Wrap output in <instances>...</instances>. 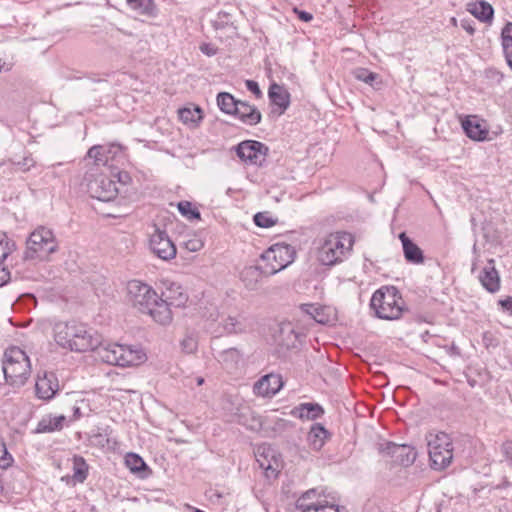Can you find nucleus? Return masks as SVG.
I'll list each match as a JSON object with an SVG mask.
<instances>
[{"instance_id": "nucleus-1", "label": "nucleus", "mask_w": 512, "mask_h": 512, "mask_svg": "<svg viewBox=\"0 0 512 512\" xmlns=\"http://www.w3.org/2000/svg\"><path fill=\"white\" fill-rule=\"evenodd\" d=\"M127 294L131 305L140 313L151 316L156 323L166 326L172 322V311L159 302V295L150 285L131 280L127 284Z\"/></svg>"}, {"instance_id": "nucleus-2", "label": "nucleus", "mask_w": 512, "mask_h": 512, "mask_svg": "<svg viewBox=\"0 0 512 512\" xmlns=\"http://www.w3.org/2000/svg\"><path fill=\"white\" fill-rule=\"evenodd\" d=\"M53 338L59 347L75 352L94 350L100 343L97 334L76 321L56 322L53 325Z\"/></svg>"}, {"instance_id": "nucleus-3", "label": "nucleus", "mask_w": 512, "mask_h": 512, "mask_svg": "<svg viewBox=\"0 0 512 512\" xmlns=\"http://www.w3.org/2000/svg\"><path fill=\"white\" fill-rule=\"evenodd\" d=\"M370 308L377 318L393 321L401 318L405 303L396 287L382 286L373 293Z\"/></svg>"}, {"instance_id": "nucleus-4", "label": "nucleus", "mask_w": 512, "mask_h": 512, "mask_svg": "<svg viewBox=\"0 0 512 512\" xmlns=\"http://www.w3.org/2000/svg\"><path fill=\"white\" fill-rule=\"evenodd\" d=\"M354 237L348 232L329 234L318 250V260L322 265L333 266L344 261L351 253Z\"/></svg>"}, {"instance_id": "nucleus-5", "label": "nucleus", "mask_w": 512, "mask_h": 512, "mask_svg": "<svg viewBox=\"0 0 512 512\" xmlns=\"http://www.w3.org/2000/svg\"><path fill=\"white\" fill-rule=\"evenodd\" d=\"M98 357L105 363L120 367L138 365L146 360V354L139 347L111 343L94 349Z\"/></svg>"}, {"instance_id": "nucleus-6", "label": "nucleus", "mask_w": 512, "mask_h": 512, "mask_svg": "<svg viewBox=\"0 0 512 512\" xmlns=\"http://www.w3.org/2000/svg\"><path fill=\"white\" fill-rule=\"evenodd\" d=\"M57 250L58 241L53 231L45 226H39L27 238L23 258L44 261Z\"/></svg>"}, {"instance_id": "nucleus-7", "label": "nucleus", "mask_w": 512, "mask_h": 512, "mask_svg": "<svg viewBox=\"0 0 512 512\" xmlns=\"http://www.w3.org/2000/svg\"><path fill=\"white\" fill-rule=\"evenodd\" d=\"M4 357L3 373L6 381L11 385H24L31 371L27 354L19 347H11L5 351Z\"/></svg>"}, {"instance_id": "nucleus-8", "label": "nucleus", "mask_w": 512, "mask_h": 512, "mask_svg": "<svg viewBox=\"0 0 512 512\" xmlns=\"http://www.w3.org/2000/svg\"><path fill=\"white\" fill-rule=\"evenodd\" d=\"M431 467L444 470L453 460V442L445 432H430L426 435Z\"/></svg>"}, {"instance_id": "nucleus-9", "label": "nucleus", "mask_w": 512, "mask_h": 512, "mask_svg": "<svg viewBox=\"0 0 512 512\" xmlns=\"http://www.w3.org/2000/svg\"><path fill=\"white\" fill-rule=\"evenodd\" d=\"M294 257L295 250L291 245L284 243L272 245L261 255V259L265 262L263 267L266 277L285 269L294 261Z\"/></svg>"}, {"instance_id": "nucleus-10", "label": "nucleus", "mask_w": 512, "mask_h": 512, "mask_svg": "<svg viewBox=\"0 0 512 512\" xmlns=\"http://www.w3.org/2000/svg\"><path fill=\"white\" fill-rule=\"evenodd\" d=\"M119 191L117 183L105 173L97 174L92 179H88L87 192L92 198L99 201H112L117 197Z\"/></svg>"}, {"instance_id": "nucleus-11", "label": "nucleus", "mask_w": 512, "mask_h": 512, "mask_svg": "<svg viewBox=\"0 0 512 512\" xmlns=\"http://www.w3.org/2000/svg\"><path fill=\"white\" fill-rule=\"evenodd\" d=\"M299 512H340L339 506L330 504L317 489L304 492L295 503Z\"/></svg>"}, {"instance_id": "nucleus-12", "label": "nucleus", "mask_w": 512, "mask_h": 512, "mask_svg": "<svg viewBox=\"0 0 512 512\" xmlns=\"http://www.w3.org/2000/svg\"><path fill=\"white\" fill-rule=\"evenodd\" d=\"M87 157L94 159L96 166L111 169L114 162L119 163L124 158L123 147L117 143L94 145L88 150Z\"/></svg>"}, {"instance_id": "nucleus-13", "label": "nucleus", "mask_w": 512, "mask_h": 512, "mask_svg": "<svg viewBox=\"0 0 512 512\" xmlns=\"http://www.w3.org/2000/svg\"><path fill=\"white\" fill-rule=\"evenodd\" d=\"M378 449L383 456L391 457L395 463L405 467L412 465L417 456L415 448L407 444L384 442Z\"/></svg>"}, {"instance_id": "nucleus-14", "label": "nucleus", "mask_w": 512, "mask_h": 512, "mask_svg": "<svg viewBox=\"0 0 512 512\" xmlns=\"http://www.w3.org/2000/svg\"><path fill=\"white\" fill-rule=\"evenodd\" d=\"M149 246L151 251L162 260L168 261L176 257V246L166 231L156 229L150 236Z\"/></svg>"}, {"instance_id": "nucleus-15", "label": "nucleus", "mask_w": 512, "mask_h": 512, "mask_svg": "<svg viewBox=\"0 0 512 512\" xmlns=\"http://www.w3.org/2000/svg\"><path fill=\"white\" fill-rule=\"evenodd\" d=\"M268 148L261 142L247 140L241 142L237 148V156L244 162L261 166L265 161Z\"/></svg>"}, {"instance_id": "nucleus-16", "label": "nucleus", "mask_w": 512, "mask_h": 512, "mask_svg": "<svg viewBox=\"0 0 512 512\" xmlns=\"http://www.w3.org/2000/svg\"><path fill=\"white\" fill-rule=\"evenodd\" d=\"M268 97L270 101V115L273 117L281 116L290 105V94L287 89L277 83L269 87Z\"/></svg>"}, {"instance_id": "nucleus-17", "label": "nucleus", "mask_w": 512, "mask_h": 512, "mask_svg": "<svg viewBox=\"0 0 512 512\" xmlns=\"http://www.w3.org/2000/svg\"><path fill=\"white\" fill-rule=\"evenodd\" d=\"M59 391V381L54 372L45 371L42 376H38L35 383L36 396L45 401H49Z\"/></svg>"}, {"instance_id": "nucleus-18", "label": "nucleus", "mask_w": 512, "mask_h": 512, "mask_svg": "<svg viewBox=\"0 0 512 512\" xmlns=\"http://www.w3.org/2000/svg\"><path fill=\"white\" fill-rule=\"evenodd\" d=\"M187 301V293L180 284L175 282L167 283L165 290L162 292V296H159V302L165 304L170 310L171 307L179 308L185 306Z\"/></svg>"}, {"instance_id": "nucleus-19", "label": "nucleus", "mask_w": 512, "mask_h": 512, "mask_svg": "<svg viewBox=\"0 0 512 512\" xmlns=\"http://www.w3.org/2000/svg\"><path fill=\"white\" fill-rule=\"evenodd\" d=\"M479 281L482 286L490 293H495L500 289V276L495 268V261L489 259L487 265L479 275Z\"/></svg>"}, {"instance_id": "nucleus-20", "label": "nucleus", "mask_w": 512, "mask_h": 512, "mask_svg": "<svg viewBox=\"0 0 512 512\" xmlns=\"http://www.w3.org/2000/svg\"><path fill=\"white\" fill-rule=\"evenodd\" d=\"M281 377L275 374H268L260 378L254 384V392L257 395L267 397L275 395L281 388Z\"/></svg>"}, {"instance_id": "nucleus-21", "label": "nucleus", "mask_w": 512, "mask_h": 512, "mask_svg": "<svg viewBox=\"0 0 512 512\" xmlns=\"http://www.w3.org/2000/svg\"><path fill=\"white\" fill-rule=\"evenodd\" d=\"M402 243L404 258L411 264H422L424 262L423 251L414 243L405 232L399 234Z\"/></svg>"}, {"instance_id": "nucleus-22", "label": "nucleus", "mask_w": 512, "mask_h": 512, "mask_svg": "<svg viewBox=\"0 0 512 512\" xmlns=\"http://www.w3.org/2000/svg\"><path fill=\"white\" fill-rule=\"evenodd\" d=\"M233 116L250 126L258 124L261 120V113L255 106L240 100Z\"/></svg>"}, {"instance_id": "nucleus-23", "label": "nucleus", "mask_w": 512, "mask_h": 512, "mask_svg": "<svg viewBox=\"0 0 512 512\" xmlns=\"http://www.w3.org/2000/svg\"><path fill=\"white\" fill-rule=\"evenodd\" d=\"M290 414L301 420H316L324 414V409L318 403H300L291 410Z\"/></svg>"}, {"instance_id": "nucleus-24", "label": "nucleus", "mask_w": 512, "mask_h": 512, "mask_svg": "<svg viewBox=\"0 0 512 512\" xmlns=\"http://www.w3.org/2000/svg\"><path fill=\"white\" fill-rule=\"evenodd\" d=\"M264 276H266V272L263 266L245 267L240 275L242 282L248 290H256Z\"/></svg>"}, {"instance_id": "nucleus-25", "label": "nucleus", "mask_w": 512, "mask_h": 512, "mask_svg": "<svg viewBox=\"0 0 512 512\" xmlns=\"http://www.w3.org/2000/svg\"><path fill=\"white\" fill-rule=\"evenodd\" d=\"M66 418L64 415L53 416L51 414L43 416L38 422L34 433H52L55 431H60L64 427V422Z\"/></svg>"}, {"instance_id": "nucleus-26", "label": "nucleus", "mask_w": 512, "mask_h": 512, "mask_svg": "<svg viewBox=\"0 0 512 512\" xmlns=\"http://www.w3.org/2000/svg\"><path fill=\"white\" fill-rule=\"evenodd\" d=\"M467 10L482 22H490L493 19L494 9L486 1L482 0L475 3H469Z\"/></svg>"}, {"instance_id": "nucleus-27", "label": "nucleus", "mask_w": 512, "mask_h": 512, "mask_svg": "<svg viewBox=\"0 0 512 512\" xmlns=\"http://www.w3.org/2000/svg\"><path fill=\"white\" fill-rule=\"evenodd\" d=\"M178 117L184 125H197L203 118V112L199 106L190 104L178 110Z\"/></svg>"}, {"instance_id": "nucleus-28", "label": "nucleus", "mask_w": 512, "mask_h": 512, "mask_svg": "<svg viewBox=\"0 0 512 512\" xmlns=\"http://www.w3.org/2000/svg\"><path fill=\"white\" fill-rule=\"evenodd\" d=\"M126 467L134 474L144 478L148 475L149 468L145 461L136 453H127L125 456Z\"/></svg>"}, {"instance_id": "nucleus-29", "label": "nucleus", "mask_w": 512, "mask_h": 512, "mask_svg": "<svg viewBox=\"0 0 512 512\" xmlns=\"http://www.w3.org/2000/svg\"><path fill=\"white\" fill-rule=\"evenodd\" d=\"M328 431L319 423L312 425L308 433V442L314 450H320L327 439Z\"/></svg>"}, {"instance_id": "nucleus-30", "label": "nucleus", "mask_w": 512, "mask_h": 512, "mask_svg": "<svg viewBox=\"0 0 512 512\" xmlns=\"http://www.w3.org/2000/svg\"><path fill=\"white\" fill-rule=\"evenodd\" d=\"M73 463V479L78 483H83L88 477L89 466L82 456L74 455Z\"/></svg>"}, {"instance_id": "nucleus-31", "label": "nucleus", "mask_w": 512, "mask_h": 512, "mask_svg": "<svg viewBox=\"0 0 512 512\" xmlns=\"http://www.w3.org/2000/svg\"><path fill=\"white\" fill-rule=\"evenodd\" d=\"M216 100L220 110L229 115H233L239 103V100H236L234 96L228 92L218 93Z\"/></svg>"}, {"instance_id": "nucleus-32", "label": "nucleus", "mask_w": 512, "mask_h": 512, "mask_svg": "<svg viewBox=\"0 0 512 512\" xmlns=\"http://www.w3.org/2000/svg\"><path fill=\"white\" fill-rule=\"evenodd\" d=\"M6 238V235H3L0 238V287L5 285L10 280L9 270L2 266L3 261L10 254V248L8 247V242L6 241Z\"/></svg>"}, {"instance_id": "nucleus-33", "label": "nucleus", "mask_w": 512, "mask_h": 512, "mask_svg": "<svg viewBox=\"0 0 512 512\" xmlns=\"http://www.w3.org/2000/svg\"><path fill=\"white\" fill-rule=\"evenodd\" d=\"M301 309L304 313L311 316L317 323L326 324L329 319L328 316L324 313V308L317 304H303Z\"/></svg>"}, {"instance_id": "nucleus-34", "label": "nucleus", "mask_w": 512, "mask_h": 512, "mask_svg": "<svg viewBox=\"0 0 512 512\" xmlns=\"http://www.w3.org/2000/svg\"><path fill=\"white\" fill-rule=\"evenodd\" d=\"M220 361L226 365L227 368L233 369L242 359V354L236 348H229L220 353Z\"/></svg>"}, {"instance_id": "nucleus-35", "label": "nucleus", "mask_w": 512, "mask_h": 512, "mask_svg": "<svg viewBox=\"0 0 512 512\" xmlns=\"http://www.w3.org/2000/svg\"><path fill=\"white\" fill-rule=\"evenodd\" d=\"M463 132L468 138L478 142L491 141L499 135L497 130H463Z\"/></svg>"}, {"instance_id": "nucleus-36", "label": "nucleus", "mask_w": 512, "mask_h": 512, "mask_svg": "<svg viewBox=\"0 0 512 512\" xmlns=\"http://www.w3.org/2000/svg\"><path fill=\"white\" fill-rule=\"evenodd\" d=\"M281 464L280 460L277 457L275 451L273 452V456L270 457L269 462L261 463V469L265 471V474L268 478L276 477L280 471Z\"/></svg>"}, {"instance_id": "nucleus-37", "label": "nucleus", "mask_w": 512, "mask_h": 512, "mask_svg": "<svg viewBox=\"0 0 512 512\" xmlns=\"http://www.w3.org/2000/svg\"><path fill=\"white\" fill-rule=\"evenodd\" d=\"M130 8L142 15H151L154 10L153 0H135L131 3Z\"/></svg>"}, {"instance_id": "nucleus-38", "label": "nucleus", "mask_w": 512, "mask_h": 512, "mask_svg": "<svg viewBox=\"0 0 512 512\" xmlns=\"http://www.w3.org/2000/svg\"><path fill=\"white\" fill-rule=\"evenodd\" d=\"M179 212L189 220L200 219V212L189 201H180L177 205Z\"/></svg>"}, {"instance_id": "nucleus-39", "label": "nucleus", "mask_w": 512, "mask_h": 512, "mask_svg": "<svg viewBox=\"0 0 512 512\" xmlns=\"http://www.w3.org/2000/svg\"><path fill=\"white\" fill-rule=\"evenodd\" d=\"M180 345L183 352L187 354L194 353L198 348V340L196 335L192 332L187 333L182 339Z\"/></svg>"}, {"instance_id": "nucleus-40", "label": "nucleus", "mask_w": 512, "mask_h": 512, "mask_svg": "<svg viewBox=\"0 0 512 512\" xmlns=\"http://www.w3.org/2000/svg\"><path fill=\"white\" fill-rule=\"evenodd\" d=\"M354 76L357 80L365 82L371 86H374V83L379 78V75L375 72H371L365 68H358L354 72Z\"/></svg>"}, {"instance_id": "nucleus-41", "label": "nucleus", "mask_w": 512, "mask_h": 512, "mask_svg": "<svg viewBox=\"0 0 512 512\" xmlns=\"http://www.w3.org/2000/svg\"><path fill=\"white\" fill-rule=\"evenodd\" d=\"M277 220L274 219L269 212H258L254 215V223L261 228H270L276 224Z\"/></svg>"}, {"instance_id": "nucleus-42", "label": "nucleus", "mask_w": 512, "mask_h": 512, "mask_svg": "<svg viewBox=\"0 0 512 512\" xmlns=\"http://www.w3.org/2000/svg\"><path fill=\"white\" fill-rule=\"evenodd\" d=\"M502 47L504 53L512 51V22H508L502 29Z\"/></svg>"}, {"instance_id": "nucleus-43", "label": "nucleus", "mask_w": 512, "mask_h": 512, "mask_svg": "<svg viewBox=\"0 0 512 512\" xmlns=\"http://www.w3.org/2000/svg\"><path fill=\"white\" fill-rule=\"evenodd\" d=\"M223 328L227 333H230V334L231 333H241L245 329L243 324L236 317H232V316H229L225 319Z\"/></svg>"}, {"instance_id": "nucleus-44", "label": "nucleus", "mask_w": 512, "mask_h": 512, "mask_svg": "<svg viewBox=\"0 0 512 512\" xmlns=\"http://www.w3.org/2000/svg\"><path fill=\"white\" fill-rule=\"evenodd\" d=\"M274 450L270 446H260L256 451V461L261 468V463H267L270 460V457L273 456Z\"/></svg>"}, {"instance_id": "nucleus-45", "label": "nucleus", "mask_w": 512, "mask_h": 512, "mask_svg": "<svg viewBox=\"0 0 512 512\" xmlns=\"http://www.w3.org/2000/svg\"><path fill=\"white\" fill-rule=\"evenodd\" d=\"M231 23V15L228 12L221 11L217 14L216 19L213 21L215 29H223Z\"/></svg>"}, {"instance_id": "nucleus-46", "label": "nucleus", "mask_w": 512, "mask_h": 512, "mask_svg": "<svg viewBox=\"0 0 512 512\" xmlns=\"http://www.w3.org/2000/svg\"><path fill=\"white\" fill-rule=\"evenodd\" d=\"M183 245L188 251L197 252L203 248L204 242L198 236L194 235L184 241Z\"/></svg>"}, {"instance_id": "nucleus-47", "label": "nucleus", "mask_w": 512, "mask_h": 512, "mask_svg": "<svg viewBox=\"0 0 512 512\" xmlns=\"http://www.w3.org/2000/svg\"><path fill=\"white\" fill-rule=\"evenodd\" d=\"M13 458L8 453L5 443L0 439V468L6 469L11 465Z\"/></svg>"}, {"instance_id": "nucleus-48", "label": "nucleus", "mask_w": 512, "mask_h": 512, "mask_svg": "<svg viewBox=\"0 0 512 512\" xmlns=\"http://www.w3.org/2000/svg\"><path fill=\"white\" fill-rule=\"evenodd\" d=\"M11 164L16 166L18 170L22 172L29 171L32 167L35 166L34 159L29 155L25 156L21 161H11Z\"/></svg>"}, {"instance_id": "nucleus-49", "label": "nucleus", "mask_w": 512, "mask_h": 512, "mask_svg": "<svg viewBox=\"0 0 512 512\" xmlns=\"http://www.w3.org/2000/svg\"><path fill=\"white\" fill-rule=\"evenodd\" d=\"M501 452L509 466L512 468V439H508L502 443Z\"/></svg>"}, {"instance_id": "nucleus-50", "label": "nucleus", "mask_w": 512, "mask_h": 512, "mask_svg": "<svg viewBox=\"0 0 512 512\" xmlns=\"http://www.w3.org/2000/svg\"><path fill=\"white\" fill-rule=\"evenodd\" d=\"M485 77L491 82V84H500L504 76L498 70L490 68L485 71Z\"/></svg>"}, {"instance_id": "nucleus-51", "label": "nucleus", "mask_w": 512, "mask_h": 512, "mask_svg": "<svg viewBox=\"0 0 512 512\" xmlns=\"http://www.w3.org/2000/svg\"><path fill=\"white\" fill-rule=\"evenodd\" d=\"M476 119L477 116L461 117V128H481V124Z\"/></svg>"}, {"instance_id": "nucleus-52", "label": "nucleus", "mask_w": 512, "mask_h": 512, "mask_svg": "<svg viewBox=\"0 0 512 512\" xmlns=\"http://www.w3.org/2000/svg\"><path fill=\"white\" fill-rule=\"evenodd\" d=\"M246 88L255 95L256 98H261L263 93L258 85V83L254 80H246L245 81Z\"/></svg>"}, {"instance_id": "nucleus-53", "label": "nucleus", "mask_w": 512, "mask_h": 512, "mask_svg": "<svg viewBox=\"0 0 512 512\" xmlns=\"http://www.w3.org/2000/svg\"><path fill=\"white\" fill-rule=\"evenodd\" d=\"M498 304L503 308V310L508 311L512 315V296L500 299Z\"/></svg>"}, {"instance_id": "nucleus-54", "label": "nucleus", "mask_w": 512, "mask_h": 512, "mask_svg": "<svg viewBox=\"0 0 512 512\" xmlns=\"http://www.w3.org/2000/svg\"><path fill=\"white\" fill-rule=\"evenodd\" d=\"M294 12L304 22H310L313 19V15L309 12L299 10L298 8H294Z\"/></svg>"}, {"instance_id": "nucleus-55", "label": "nucleus", "mask_w": 512, "mask_h": 512, "mask_svg": "<svg viewBox=\"0 0 512 512\" xmlns=\"http://www.w3.org/2000/svg\"><path fill=\"white\" fill-rule=\"evenodd\" d=\"M460 25L470 35L474 34L475 28L473 26V21L472 20H470V19H462Z\"/></svg>"}, {"instance_id": "nucleus-56", "label": "nucleus", "mask_w": 512, "mask_h": 512, "mask_svg": "<svg viewBox=\"0 0 512 512\" xmlns=\"http://www.w3.org/2000/svg\"><path fill=\"white\" fill-rule=\"evenodd\" d=\"M115 176H117V182L120 185H126L131 181V177L129 176V174L124 171L117 172Z\"/></svg>"}, {"instance_id": "nucleus-57", "label": "nucleus", "mask_w": 512, "mask_h": 512, "mask_svg": "<svg viewBox=\"0 0 512 512\" xmlns=\"http://www.w3.org/2000/svg\"><path fill=\"white\" fill-rule=\"evenodd\" d=\"M13 66V62H7L0 57V72L9 71Z\"/></svg>"}, {"instance_id": "nucleus-58", "label": "nucleus", "mask_w": 512, "mask_h": 512, "mask_svg": "<svg viewBox=\"0 0 512 512\" xmlns=\"http://www.w3.org/2000/svg\"><path fill=\"white\" fill-rule=\"evenodd\" d=\"M201 51H202L203 53H205L206 55H208V56H211V55H214V54H215V50H214V49H212V48H210L208 45H203V46L201 47Z\"/></svg>"}, {"instance_id": "nucleus-59", "label": "nucleus", "mask_w": 512, "mask_h": 512, "mask_svg": "<svg viewBox=\"0 0 512 512\" xmlns=\"http://www.w3.org/2000/svg\"><path fill=\"white\" fill-rule=\"evenodd\" d=\"M505 55V59L507 61V64L508 66L511 68L512 70V51L511 52H507V53H504Z\"/></svg>"}, {"instance_id": "nucleus-60", "label": "nucleus", "mask_w": 512, "mask_h": 512, "mask_svg": "<svg viewBox=\"0 0 512 512\" xmlns=\"http://www.w3.org/2000/svg\"><path fill=\"white\" fill-rule=\"evenodd\" d=\"M81 410L79 407H74L73 408V416L75 419H79L81 417Z\"/></svg>"}, {"instance_id": "nucleus-61", "label": "nucleus", "mask_w": 512, "mask_h": 512, "mask_svg": "<svg viewBox=\"0 0 512 512\" xmlns=\"http://www.w3.org/2000/svg\"><path fill=\"white\" fill-rule=\"evenodd\" d=\"M196 381H197V385H199V386H200V385H202V384L204 383V378H202V377H198V378L196 379Z\"/></svg>"}, {"instance_id": "nucleus-62", "label": "nucleus", "mask_w": 512, "mask_h": 512, "mask_svg": "<svg viewBox=\"0 0 512 512\" xmlns=\"http://www.w3.org/2000/svg\"><path fill=\"white\" fill-rule=\"evenodd\" d=\"M451 23H452V25L457 26V19L455 17H452Z\"/></svg>"}, {"instance_id": "nucleus-63", "label": "nucleus", "mask_w": 512, "mask_h": 512, "mask_svg": "<svg viewBox=\"0 0 512 512\" xmlns=\"http://www.w3.org/2000/svg\"><path fill=\"white\" fill-rule=\"evenodd\" d=\"M128 5H130L131 3L135 2V0H126Z\"/></svg>"}]
</instances>
